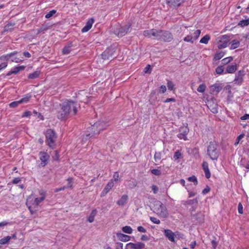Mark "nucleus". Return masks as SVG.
I'll list each match as a JSON object with an SVG mask.
<instances>
[{
    "label": "nucleus",
    "instance_id": "obj_15",
    "mask_svg": "<svg viewBox=\"0 0 249 249\" xmlns=\"http://www.w3.org/2000/svg\"><path fill=\"white\" fill-rule=\"evenodd\" d=\"M208 107L213 113H216L218 112L217 105L213 103V101H208L207 104Z\"/></svg>",
    "mask_w": 249,
    "mask_h": 249
},
{
    "label": "nucleus",
    "instance_id": "obj_53",
    "mask_svg": "<svg viewBox=\"0 0 249 249\" xmlns=\"http://www.w3.org/2000/svg\"><path fill=\"white\" fill-rule=\"evenodd\" d=\"M151 189L154 193V194H156L158 193L159 191V188L155 185H152L151 186Z\"/></svg>",
    "mask_w": 249,
    "mask_h": 249
},
{
    "label": "nucleus",
    "instance_id": "obj_59",
    "mask_svg": "<svg viewBox=\"0 0 249 249\" xmlns=\"http://www.w3.org/2000/svg\"><path fill=\"white\" fill-rule=\"evenodd\" d=\"M238 213L240 214H242L243 213V206L241 203H239L238 207Z\"/></svg>",
    "mask_w": 249,
    "mask_h": 249
},
{
    "label": "nucleus",
    "instance_id": "obj_34",
    "mask_svg": "<svg viewBox=\"0 0 249 249\" xmlns=\"http://www.w3.org/2000/svg\"><path fill=\"white\" fill-rule=\"evenodd\" d=\"M210 37L209 35H206L204 37H203L200 40V42L201 43L207 44L208 41L210 40Z\"/></svg>",
    "mask_w": 249,
    "mask_h": 249
},
{
    "label": "nucleus",
    "instance_id": "obj_21",
    "mask_svg": "<svg viewBox=\"0 0 249 249\" xmlns=\"http://www.w3.org/2000/svg\"><path fill=\"white\" fill-rule=\"evenodd\" d=\"M243 81V76L242 74L241 71H239L237 74L236 75V77L234 79V82L235 83H237L238 84H241Z\"/></svg>",
    "mask_w": 249,
    "mask_h": 249
},
{
    "label": "nucleus",
    "instance_id": "obj_48",
    "mask_svg": "<svg viewBox=\"0 0 249 249\" xmlns=\"http://www.w3.org/2000/svg\"><path fill=\"white\" fill-rule=\"evenodd\" d=\"M167 87L170 90H173L174 89V84L171 81H168L167 83Z\"/></svg>",
    "mask_w": 249,
    "mask_h": 249
},
{
    "label": "nucleus",
    "instance_id": "obj_57",
    "mask_svg": "<svg viewBox=\"0 0 249 249\" xmlns=\"http://www.w3.org/2000/svg\"><path fill=\"white\" fill-rule=\"evenodd\" d=\"M67 181L68 182V186L66 187V188H71L72 187V179L71 178H68L67 179Z\"/></svg>",
    "mask_w": 249,
    "mask_h": 249
},
{
    "label": "nucleus",
    "instance_id": "obj_30",
    "mask_svg": "<svg viewBox=\"0 0 249 249\" xmlns=\"http://www.w3.org/2000/svg\"><path fill=\"white\" fill-rule=\"evenodd\" d=\"M249 24V18L241 20L238 24V25L243 27L248 26Z\"/></svg>",
    "mask_w": 249,
    "mask_h": 249
},
{
    "label": "nucleus",
    "instance_id": "obj_40",
    "mask_svg": "<svg viewBox=\"0 0 249 249\" xmlns=\"http://www.w3.org/2000/svg\"><path fill=\"white\" fill-rule=\"evenodd\" d=\"M224 56V53L223 52H220L218 53H217L215 54L214 56V59L215 60H218L221 59L222 57H223Z\"/></svg>",
    "mask_w": 249,
    "mask_h": 249
},
{
    "label": "nucleus",
    "instance_id": "obj_50",
    "mask_svg": "<svg viewBox=\"0 0 249 249\" xmlns=\"http://www.w3.org/2000/svg\"><path fill=\"white\" fill-rule=\"evenodd\" d=\"M150 220L155 224H159L160 223V220L154 217H151Z\"/></svg>",
    "mask_w": 249,
    "mask_h": 249
},
{
    "label": "nucleus",
    "instance_id": "obj_37",
    "mask_svg": "<svg viewBox=\"0 0 249 249\" xmlns=\"http://www.w3.org/2000/svg\"><path fill=\"white\" fill-rule=\"evenodd\" d=\"M218 45L217 47H218V49H221L223 48H225L227 46L228 42L225 41L223 42V43H222L221 41L219 40V42L218 43Z\"/></svg>",
    "mask_w": 249,
    "mask_h": 249
},
{
    "label": "nucleus",
    "instance_id": "obj_39",
    "mask_svg": "<svg viewBox=\"0 0 249 249\" xmlns=\"http://www.w3.org/2000/svg\"><path fill=\"white\" fill-rule=\"evenodd\" d=\"M49 28V26H47V25H43L38 30L37 34H38L41 32L44 33L45 31H47Z\"/></svg>",
    "mask_w": 249,
    "mask_h": 249
},
{
    "label": "nucleus",
    "instance_id": "obj_62",
    "mask_svg": "<svg viewBox=\"0 0 249 249\" xmlns=\"http://www.w3.org/2000/svg\"><path fill=\"white\" fill-rule=\"evenodd\" d=\"M23 61V59H20L19 58H18L17 57H14L12 59V62H16V63H19V62H21Z\"/></svg>",
    "mask_w": 249,
    "mask_h": 249
},
{
    "label": "nucleus",
    "instance_id": "obj_2",
    "mask_svg": "<svg viewBox=\"0 0 249 249\" xmlns=\"http://www.w3.org/2000/svg\"><path fill=\"white\" fill-rule=\"evenodd\" d=\"M107 126V122L105 119L99 120L89 128L91 133L87 134L85 136L83 135L82 140H87L88 137H92L93 134L99 133L100 131L106 128Z\"/></svg>",
    "mask_w": 249,
    "mask_h": 249
},
{
    "label": "nucleus",
    "instance_id": "obj_7",
    "mask_svg": "<svg viewBox=\"0 0 249 249\" xmlns=\"http://www.w3.org/2000/svg\"><path fill=\"white\" fill-rule=\"evenodd\" d=\"M46 137L47 144L50 147H53L56 139V136L54 131L52 129H48L46 132Z\"/></svg>",
    "mask_w": 249,
    "mask_h": 249
},
{
    "label": "nucleus",
    "instance_id": "obj_38",
    "mask_svg": "<svg viewBox=\"0 0 249 249\" xmlns=\"http://www.w3.org/2000/svg\"><path fill=\"white\" fill-rule=\"evenodd\" d=\"M206 88V86L205 84H202L199 85V86L198 87L197 90L199 92L203 93L205 91Z\"/></svg>",
    "mask_w": 249,
    "mask_h": 249
},
{
    "label": "nucleus",
    "instance_id": "obj_5",
    "mask_svg": "<svg viewBox=\"0 0 249 249\" xmlns=\"http://www.w3.org/2000/svg\"><path fill=\"white\" fill-rule=\"evenodd\" d=\"M162 35V30H158L157 29H152L146 30L143 32L144 36L147 37L153 36L156 39L160 40Z\"/></svg>",
    "mask_w": 249,
    "mask_h": 249
},
{
    "label": "nucleus",
    "instance_id": "obj_25",
    "mask_svg": "<svg viewBox=\"0 0 249 249\" xmlns=\"http://www.w3.org/2000/svg\"><path fill=\"white\" fill-rule=\"evenodd\" d=\"M40 74V71H35L32 73H30L28 75V78L30 79H34L37 78Z\"/></svg>",
    "mask_w": 249,
    "mask_h": 249
},
{
    "label": "nucleus",
    "instance_id": "obj_49",
    "mask_svg": "<svg viewBox=\"0 0 249 249\" xmlns=\"http://www.w3.org/2000/svg\"><path fill=\"white\" fill-rule=\"evenodd\" d=\"M19 104H20V102L19 101H14L10 104L9 106L11 107H16L18 106Z\"/></svg>",
    "mask_w": 249,
    "mask_h": 249
},
{
    "label": "nucleus",
    "instance_id": "obj_29",
    "mask_svg": "<svg viewBox=\"0 0 249 249\" xmlns=\"http://www.w3.org/2000/svg\"><path fill=\"white\" fill-rule=\"evenodd\" d=\"M25 67L24 66H20L19 67H15L13 70L12 71V72L14 74H17L19 71L23 70Z\"/></svg>",
    "mask_w": 249,
    "mask_h": 249
},
{
    "label": "nucleus",
    "instance_id": "obj_27",
    "mask_svg": "<svg viewBox=\"0 0 249 249\" xmlns=\"http://www.w3.org/2000/svg\"><path fill=\"white\" fill-rule=\"evenodd\" d=\"M14 25V23H10L7 24L4 28V32H6L12 31Z\"/></svg>",
    "mask_w": 249,
    "mask_h": 249
},
{
    "label": "nucleus",
    "instance_id": "obj_10",
    "mask_svg": "<svg viewBox=\"0 0 249 249\" xmlns=\"http://www.w3.org/2000/svg\"><path fill=\"white\" fill-rule=\"evenodd\" d=\"M185 0H166V3L170 7L179 6Z\"/></svg>",
    "mask_w": 249,
    "mask_h": 249
},
{
    "label": "nucleus",
    "instance_id": "obj_35",
    "mask_svg": "<svg viewBox=\"0 0 249 249\" xmlns=\"http://www.w3.org/2000/svg\"><path fill=\"white\" fill-rule=\"evenodd\" d=\"M239 45H240L239 41L234 40L231 42V49H235L238 48L239 46Z\"/></svg>",
    "mask_w": 249,
    "mask_h": 249
},
{
    "label": "nucleus",
    "instance_id": "obj_28",
    "mask_svg": "<svg viewBox=\"0 0 249 249\" xmlns=\"http://www.w3.org/2000/svg\"><path fill=\"white\" fill-rule=\"evenodd\" d=\"M134 249H142L144 248L145 245L142 242H138L137 243H133Z\"/></svg>",
    "mask_w": 249,
    "mask_h": 249
},
{
    "label": "nucleus",
    "instance_id": "obj_22",
    "mask_svg": "<svg viewBox=\"0 0 249 249\" xmlns=\"http://www.w3.org/2000/svg\"><path fill=\"white\" fill-rule=\"evenodd\" d=\"M97 214V211L96 209H94L92 211L91 213H90L88 217V221L92 223L94 220V217L95 215Z\"/></svg>",
    "mask_w": 249,
    "mask_h": 249
},
{
    "label": "nucleus",
    "instance_id": "obj_51",
    "mask_svg": "<svg viewBox=\"0 0 249 249\" xmlns=\"http://www.w3.org/2000/svg\"><path fill=\"white\" fill-rule=\"evenodd\" d=\"M174 234L175 237H176L179 239L183 238L184 235L178 231H176L175 232H174Z\"/></svg>",
    "mask_w": 249,
    "mask_h": 249
},
{
    "label": "nucleus",
    "instance_id": "obj_61",
    "mask_svg": "<svg viewBox=\"0 0 249 249\" xmlns=\"http://www.w3.org/2000/svg\"><path fill=\"white\" fill-rule=\"evenodd\" d=\"M150 65H148L146 66V67L144 68V71L145 73H151V70L150 69Z\"/></svg>",
    "mask_w": 249,
    "mask_h": 249
},
{
    "label": "nucleus",
    "instance_id": "obj_13",
    "mask_svg": "<svg viewBox=\"0 0 249 249\" xmlns=\"http://www.w3.org/2000/svg\"><path fill=\"white\" fill-rule=\"evenodd\" d=\"M128 200V196L126 195H124L117 201L116 203L119 206L123 207L127 203Z\"/></svg>",
    "mask_w": 249,
    "mask_h": 249
},
{
    "label": "nucleus",
    "instance_id": "obj_17",
    "mask_svg": "<svg viewBox=\"0 0 249 249\" xmlns=\"http://www.w3.org/2000/svg\"><path fill=\"white\" fill-rule=\"evenodd\" d=\"M201 33L200 30H190V34L194 40H196L199 36Z\"/></svg>",
    "mask_w": 249,
    "mask_h": 249
},
{
    "label": "nucleus",
    "instance_id": "obj_32",
    "mask_svg": "<svg viewBox=\"0 0 249 249\" xmlns=\"http://www.w3.org/2000/svg\"><path fill=\"white\" fill-rule=\"evenodd\" d=\"M11 240V238L10 236H8L7 237H4L1 239H0V244L4 245L8 243L9 241Z\"/></svg>",
    "mask_w": 249,
    "mask_h": 249
},
{
    "label": "nucleus",
    "instance_id": "obj_4",
    "mask_svg": "<svg viewBox=\"0 0 249 249\" xmlns=\"http://www.w3.org/2000/svg\"><path fill=\"white\" fill-rule=\"evenodd\" d=\"M207 152L211 159L213 160H217L219 156V152L217 149V145L214 142H210L207 149Z\"/></svg>",
    "mask_w": 249,
    "mask_h": 249
},
{
    "label": "nucleus",
    "instance_id": "obj_55",
    "mask_svg": "<svg viewBox=\"0 0 249 249\" xmlns=\"http://www.w3.org/2000/svg\"><path fill=\"white\" fill-rule=\"evenodd\" d=\"M174 158L176 159H179L181 158V154L179 151L175 152Z\"/></svg>",
    "mask_w": 249,
    "mask_h": 249
},
{
    "label": "nucleus",
    "instance_id": "obj_8",
    "mask_svg": "<svg viewBox=\"0 0 249 249\" xmlns=\"http://www.w3.org/2000/svg\"><path fill=\"white\" fill-rule=\"evenodd\" d=\"M115 50L114 48H108L101 54L102 58L104 60L112 59L114 56Z\"/></svg>",
    "mask_w": 249,
    "mask_h": 249
},
{
    "label": "nucleus",
    "instance_id": "obj_46",
    "mask_svg": "<svg viewBox=\"0 0 249 249\" xmlns=\"http://www.w3.org/2000/svg\"><path fill=\"white\" fill-rule=\"evenodd\" d=\"M188 180L191 182H194L195 185H196L197 184V181L196 177L195 176H193L188 178Z\"/></svg>",
    "mask_w": 249,
    "mask_h": 249
},
{
    "label": "nucleus",
    "instance_id": "obj_24",
    "mask_svg": "<svg viewBox=\"0 0 249 249\" xmlns=\"http://www.w3.org/2000/svg\"><path fill=\"white\" fill-rule=\"evenodd\" d=\"M32 201H33V198L32 197V196H28L26 203V204L27 206L28 209L30 211V210H32V206L34 205Z\"/></svg>",
    "mask_w": 249,
    "mask_h": 249
},
{
    "label": "nucleus",
    "instance_id": "obj_54",
    "mask_svg": "<svg viewBox=\"0 0 249 249\" xmlns=\"http://www.w3.org/2000/svg\"><path fill=\"white\" fill-rule=\"evenodd\" d=\"M204 172L205 174V176H206V178H209L211 177V173L210 172L209 169L208 168L206 169H204Z\"/></svg>",
    "mask_w": 249,
    "mask_h": 249
},
{
    "label": "nucleus",
    "instance_id": "obj_1",
    "mask_svg": "<svg viewBox=\"0 0 249 249\" xmlns=\"http://www.w3.org/2000/svg\"><path fill=\"white\" fill-rule=\"evenodd\" d=\"M72 110L73 114L75 115L77 113V108L75 103L73 101H68L61 105V110L58 112V117L63 119L67 117L70 111Z\"/></svg>",
    "mask_w": 249,
    "mask_h": 249
},
{
    "label": "nucleus",
    "instance_id": "obj_18",
    "mask_svg": "<svg viewBox=\"0 0 249 249\" xmlns=\"http://www.w3.org/2000/svg\"><path fill=\"white\" fill-rule=\"evenodd\" d=\"M117 236L121 241L126 242L130 240V236L121 233H117Z\"/></svg>",
    "mask_w": 249,
    "mask_h": 249
},
{
    "label": "nucleus",
    "instance_id": "obj_11",
    "mask_svg": "<svg viewBox=\"0 0 249 249\" xmlns=\"http://www.w3.org/2000/svg\"><path fill=\"white\" fill-rule=\"evenodd\" d=\"M172 35L171 33L167 31L162 30V35L161 36V41H170L172 39Z\"/></svg>",
    "mask_w": 249,
    "mask_h": 249
},
{
    "label": "nucleus",
    "instance_id": "obj_20",
    "mask_svg": "<svg viewBox=\"0 0 249 249\" xmlns=\"http://www.w3.org/2000/svg\"><path fill=\"white\" fill-rule=\"evenodd\" d=\"M87 93L84 91H81L80 93H79L80 99H81L82 102L84 103L88 102V99L89 98L87 95Z\"/></svg>",
    "mask_w": 249,
    "mask_h": 249
},
{
    "label": "nucleus",
    "instance_id": "obj_3",
    "mask_svg": "<svg viewBox=\"0 0 249 249\" xmlns=\"http://www.w3.org/2000/svg\"><path fill=\"white\" fill-rule=\"evenodd\" d=\"M153 212L159 216L166 218L168 216V213L166 207L160 201L156 200L154 202Z\"/></svg>",
    "mask_w": 249,
    "mask_h": 249
},
{
    "label": "nucleus",
    "instance_id": "obj_64",
    "mask_svg": "<svg viewBox=\"0 0 249 249\" xmlns=\"http://www.w3.org/2000/svg\"><path fill=\"white\" fill-rule=\"evenodd\" d=\"M119 173L116 172H115L114 175H113V178H114V180L115 181H117L119 180Z\"/></svg>",
    "mask_w": 249,
    "mask_h": 249
},
{
    "label": "nucleus",
    "instance_id": "obj_44",
    "mask_svg": "<svg viewBox=\"0 0 249 249\" xmlns=\"http://www.w3.org/2000/svg\"><path fill=\"white\" fill-rule=\"evenodd\" d=\"M161 154H162V153L160 152H156L155 156H154V158H155L156 161H157L161 159Z\"/></svg>",
    "mask_w": 249,
    "mask_h": 249
},
{
    "label": "nucleus",
    "instance_id": "obj_36",
    "mask_svg": "<svg viewBox=\"0 0 249 249\" xmlns=\"http://www.w3.org/2000/svg\"><path fill=\"white\" fill-rule=\"evenodd\" d=\"M71 45H69L67 46H65L62 50V53L64 54H69L71 52Z\"/></svg>",
    "mask_w": 249,
    "mask_h": 249
},
{
    "label": "nucleus",
    "instance_id": "obj_33",
    "mask_svg": "<svg viewBox=\"0 0 249 249\" xmlns=\"http://www.w3.org/2000/svg\"><path fill=\"white\" fill-rule=\"evenodd\" d=\"M45 199L44 198L43 196H41L40 198H36L34 201L32 202L34 205H35L36 206H38L39 204L42 201H43Z\"/></svg>",
    "mask_w": 249,
    "mask_h": 249
},
{
    "label": "nucleus",
    "instance_id": "obj_41",
    "mask_svg": "<svg viewBox=\"0 0 249 249\" xmlns=\"http://www.w3.org/2000/svg\"><path fill=\"white\" fill-rule=\"evenodd\" d=\"M185 134L180 133L179 134H178V137L180 139H183L184 140H186L187 139L186 136L188 132V130H187V129L186 128H185Z\"/></svg>",
    "mask_w": 249,
    "mask_h": 249
},
{
    "label": "nucleus",
    "instance_id": "obj_42",
    "mask_svg": "<svg viewBox=\"0 0 249 249\" xmlns=\"http://www.w3.org/2000/svg\"><path fill=\"white\" fill-rule=\"evenodd\" d=\"M184 40L186 42H189L193 43L194 41V39L192 38L191 35H188L184 38Z\"/></svg>",
    "mask_w": 249,
    "mask_h": 249
},
{
    "label": "nucleus",
    "instance_id": "obj_45",
    "mask_svg": "<svg viewBox=\"0 0 249 249\" xmlns=\"http://www.w3.org/2000/svg\"><path fill=\"white\" fill-rule=\"evenodd\" d=\"M151 173L156 176H160L161 174V172L160 170L154 169L151 170Z\"/></svg>",
    "mask_w": 249,
    "mask_h": 249
},
{
    "label": "nucleus",
    "instance_id": "obj_19",
    "mask_svg": "<svg viewBox=\"0 0 249 249\" xmlns=\"http://www.w3.org/2000/svg\"><path fill=\"white\" fill-rule=\"evenodd\" d=\"M222 88L217 84H215L211 86V90L213 94L218 93Z\"/></svg>",
    "mask_w": 249,
    "mask_h": 249
},
{
    "label": "nucleus",
    "instance_id": "obj_16",
    "mask_svg": "<svg viewBox=\"0 0 249 249\" xmlns=\"http://www.w3.org/2000/svg\"><path fill=\"white\" fill-rule=\"evenodd\" d=\"M114 183L113 182V179H111L109 180L108 183L106 185V187L105 188L104 190L102 192V194L103 195H106L112 189Z\"/></svg>",
    "mask_w": 249,
    "mask_h": 249
},
{
    "label": "nucleus",
    "instance_id": "obj_56",
    "mask_svg": "<svg viewBox=\"0 0 249 249\" xmlns=\"http://www.w3.org/2000/svg\"><path fill=\"white\" fill-rule=\"evenodd\" d=\"M12 57L11 55H10V53L9 54H6V55H3V56H1L0 57V59L1 60H8L9 59V58Z\"/></svg>",
    "mask_w": 249,
    "mask_h": 249
},
{
    "label": "nucleus",
    "instance_id": "obj_43",
    "mask_svg": "<svg viewBox=\"0 0 249 249\" xmlns=\"http://www.w3.org/2000/svg\"><path fill=\"white\" fill-rule=\"evenodd\" d=\"M232 60V57H229L224 58L222 60V62L223 65H226L230 63Z\"/></svg>",
    "mask_w": 249,
    "mask_h": 249
},
{
    "label": "nucleus",
    "instance_id": "obj_52",
    "mask_svg": "<svg viewBox=\"0 0 249 249\" xmlns=\"http://www.w3.org/2000/svg\"><path fill=\"white\" fill-rule=\"evenodd\" d=\"M224 70H223V69L222 68V67H218L216 70H215V71L216 72L217 74H221L223 73Z\"/></svg>",
    "mask_w": 249,
    "mask_h": 249
},
{
    "label": "nucleus",
    "instance_id": "obj_63",
    "mask_svg": "<svg viewBox=\"0 0 249 249\" xmlns=\"http://www.w3.org/2000/svg\"><path fill=\"white\" fill-rule=\"evenodd\" d=\"M125 249H134V246L133 243H128L125 247Z\"/></svg>",
    "mask_w": 249,
    "mask_h": 249
},
{
    "label": "nucleus",
    "instance_id": "obj_26",
    "mask_svg": "<svg viewBox=\"0 0 249 249\" xmlns=\"http://www.w3.org/2000/svg\"><path fill=\"white\" fill-rule=\"evenodd\" d=\"M138 182L136 179H133L130 180L128 182V186L129 188L133 189L137 186Z\"/></svg>",
    "mask_w": 249,
    "mask_h": 249
},
{
    "label": "nucleus",
    "instance_id": "obj_23",
    "mask_svg": "<svg viewBox=\"0 0 249 249\" xmlns=\"http://www.w3.org/2000/svg\"><path fill=\"white\" fill-rule=\"evenodd\" d=\"M237 69L236 65L228 66L227 67L226 71L227 73H232L234 72Z\"/></svg>",
    "mask_w": 249,
    "mask_h": 249
},
{
    "label": "nucleus",
    "instance_id": "obj_60",
    "mask_svg": "<svg viewBox=\"0 0 249 249\" xmlns=\"http://www.w3.org/2000/svg\"><path fill=\"white\" fill-rule=\"evenodd\" d=\"M166 91V87L165 86H164V85H162L160 87V93H164L165 91Z\"/></svg>",
    "mask_w": 249,
    "mask_h": 249
},
{
    "label": "nucleus",
    "instance_id": "obj_9",
    "mask_svg": "<svg viewBox=\"0 0 249 249\" xmlns=\"http://www.w3.org/2000/svg\"><path fill=\"white\" fill-rule=\"evenodd\" d=\"M50 156L46 152H40L39 153V159L41 161V165L45 166L47 163Z\"/></svg>",
    "mask_w": 249,
    "mask_h": 249
},
{
    "label": "nucleus",
    "instance_id": "obj_6",
    "mask_svg": "<svg viewBox=\"0 0 249 249\" xmlns=\"http://www.w3.org/2000/svg\"><path fill=\"white\" fill-rule=\"evenodd\" d=\"M130 27V24L126 25L123 27H120L119 25H117L114 27V33L118 36L122 37L127 33Z\"/></svg>",
    "mask_w": 249,
    "mask_h": 249
},
{
    "label": "nucleus",
    "instance_id": "obj_58",
    "mask_svg": "<svg viewBox=\"0 0 249 249\" xmlns=\"http://www.w3.org/2000/svg\"><path fill=\"white\" fill-rule=\"evenodd\" d=\"M31 112H30V111H26L25 112H24L22 114V115L21 117H22V118H24V117H29V116H31Z\"/></svg>",
    "mask_w": 249,
    "mask_h": 249
},
{
    "label": "nucleus",
    "instance_id": "obj_47",
    "mask_svg": "<svg viewBox=\"0 0 249 249\" xmlns=\"http://www.w3.org/2000/svg\"><path fill=\"white\" fill-rule=\"evenodd\" d=\"M56 13V11L54 10H53L51 11H50L48 13H47L46 15H45V18H50L51 17L53 16V15L55 14Z\"/></svg>",
    "mask_w": 249,
    "mask_h": 249
},
{
    "label": "nucleus",
    "instance_id": "obj_14",
    "mask_svg": "<svg viewBox=\"0 0 249 249\" xmlns=\"http://www.w3.org/2000/svg\"><path fill=\"white\" fill-rule=\"evenodd\" d=\"M94 21V19L92 18L89 19L86 23V25L82 29V32L85 33L89 31L92 27Z\"/></svg>",
    "mask_w": 249,
    "mask_h": 249
},
{
    "label": "nucleus",
    "instance_id": "obj_31",
    "mask_svg": "<svg viewBox=\"0 0 249 249\" xmlns=\"http://www.w3.org/2000/svg\"><path fill=\"white\" fill-rule=\"evenodd\" d=\"M122 231L126 233L131 234L132 232V229L130 226H125L123 227Z\"/></svg>",
    "mask_w": 249,
    "mask_h": 249
},
{
    "label": "nucleus",
    "instance_id": "obj_12",
    "mask_svg": "<svg viewBox=\"0 0 249 249\" xmlns=\"http://www.w3.org/2000/svg\"><path fill=\"white\" fill-rule=\"evenodd\" d=\"M164 235L171 242H175V234L171 230L166 229L164 230Z\"/></svg>",
    "mask_w": 249,
    "mask_h": 249
}]
</instances>
